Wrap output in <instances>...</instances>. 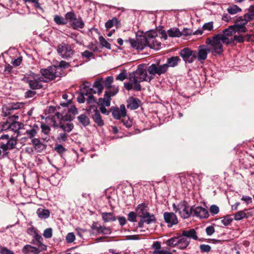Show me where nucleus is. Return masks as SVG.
<instances>
[{
  "mask_svg": "<svg viewBox=\"0 0 254 254\" xmlns=\"http://www.w3.org/2000/svg\"><path fill=\"white\" fill-rule=\"evenodd\" d=\"M29 231H31L32 232H33L34 233V239L37 241V243H41L42 240H43L41 236H40L39 234H38L37 231L33 228H30L28 229Z\"/></svg>",
  "mask_w": 254,
  "mask_h": 254,
  "instance_id": "obj_44",
  "label": "nucleus"
},
{
  "mask_svg": "<svg viewBox=\"0 0 254 254\" xmlns=\"http://www.w3.org/2000/svg\"><path fill=\"white\" fill-rule=\"evenodd\" d=\"M57 52L63 59L70 58L74 53L71 45L65 43H62L58 46Z\"/></svg>",
  "mask_w": 254,
  "mask_h": 254,
  "instance_id": "obj_8",
  "label": "nucleus"
},
{
  "mask_svg": "<svg viewBox=\"0 0 254 254\" xmlns=\"http://www.w3.org/2000/svg\"><path fill=\"white\" fill-rule=\"evenodd\" d=\"M67 134L65 133H61L59 134L58 139L60 142L65 141L67 140Z\"/></svg>",
  "mask_w": 254,
  "mask_h": 254,
  "instance_id": "obj_63",
  "label": "nucleus"
},
{
  "mask_svg": "<svg viewBox=\"0 0 254 254\" xmlns=\"http://www.w3.org/2000/svg\"><path fill=\"white\" fill-rule=\"evenodd\" d=\"M55 68L51 67L48 69H42L41 70V73L44 79L46 81H43V82H47L48 80H52L56 77L55 73L54 72Z\"/></svg>",
  "mask_w": 254,
  "mask_h": 254,
  "instance_id": "obj_20",
  "label": "nucleus"
},
{
  "mask_svg": "<svg viewBox=\"0 0 254 254\" xmlns=\"http://www.w3.org/2000/svg\"><path fill=\"white\" fill-rule=\"evenodd\" d=\"M233 43L236 41L238 43H243L245 41L244 37L242 35H234L232 38Z\"/></svg>",
  "mask_w": 254,
  "mask_h": 254,
  "instance_id": "obj_53",
  "label": "nucleus"
},
{
  "mask_svg": "<svg viewBox=\"0 0 254 254\" xmlns=\"http://www.w3.org/2000/svg\"><path fill=\"white\" fill-rule=\"evenodd\" d=\"M1 254H14V252L6 247H1L0 250Z\"/></svg>",
  "mask_w": 254,
  "mask_h": 254,
  "instance_id": "obj_59",
  "label": "nucleus"
},
{
  "mask_svg": "<svg viewBox=\"0 0 254 254\" xmlns=\"http://www.w3.org/2000/svg\"><path fill=\"white\" fill-rule=\"evenodd\" d=\"M126 109L124 104L121 105L120 108L113 109L112 115L116 119L119 120L122 117H125L126 116Z\"/></svg>",
  "mask_w": 254,
  "mask_h": 254,
  "instance_id": "obj_19",
  "label": "nucleus"
},
{
  "mask_svg": "<svg viewBox=\"0 0 254 254\" xmlns=\"http://www.w3.org/2000/svg\"><path fill=\"white\" fill-rule=\"evenodd\" d=\"M64 122L60 121V128L65 132H70L73 128L74 126L73 124L70 123H64Z\"/></svg>",
  "mask_w": 254,
  "mask_h": 254,
  "instance_id": "obj_31",
  "label": "nucleus"
},
{
  "mask_svg": "<svg viewBox=\"0 0 254 254\" xmlns=\"http://www.w3.org/2000/svg\"><path fill=\"white\" fill-rule=\"evenodd\" d=\"M118 92V89L117 87H111L110 88L106 91L105 93H108V95L110 96V99L112 96L116 95Z\"/></svg>",
  "mask_w": 254,
  "mask_h": 254,
  "instance_id": "obj_45",
  "label": "nucleus"
},
{
  "mask_svg": "<svg viewBox=\"0 0 254 254\" xmlns=\"http://www.w3.org/2000/svg\"><path fill=\"white\" fill-rule=\"evenodd\" d=\"M113 78L111 76H109L107 77L105 80L104 81L103 83L105 86L109 89L111 87V84L113 82Z\"/></svg>",
  "mask_w": 254,
  "mask_h": 254,
  "instance_id": "obj_49",
  "label": "nucleus"
},
{
  "mask_svg": "<svg viewBox=\"0 0 254 254\" xmlns=\"http://www.w3.org/2000/svg\"><path fill=\"white\" fill-rule=\"evenodd\" d=\"M42 132L45 134H48L50 132L51 129L49 126L45 124H42L41 126Z\"/></svg>",
  "mask_w": 254,
  "mask_h": 254,
  "instance_id": "obj_51",
  "label": "nucleus"
},
{
  "mask_svg": "<svg viewBox=\"0 0 254 254\" xmlns=\"http://www.w3.org/2000/svg\"><path fill=\"white\" fill-rule=\"evenodd\" d=\"M178 237H175L168 240L166 244L170 247H178Z\"/></svg>",
  "mask_w": 254,
  "mask_h": 254,
  "instance_id": "obj_39",
  "label": "nucleus"
},
{
  "mask_svg": "<svg viewBox=\"0 0 254 254\" xmlns=\"http://www.w3.org/2000/svg\"><path fill=\"white\" fill-rule=\"evenodd\" d=\"M130 44L133 48L137 50H142L146 46L142 37L136 40L130 39Z\"/></svg>",
  "mask_w": 254,
  "mask_h": 254,
  "instance_id": "obj_21",
  "label": "nucleus"
},
{
  "mask_svg": "<svg viewBox=\"0 0 254 254\" xmlns=\"http://www.w3.org/2000/svg\"><path fill=\"white\" fill-rule=\"evenodd\" d=\"M211 51L210 49L205 45H201L198 47L196 52V58L198 61H204L207 59V55Z\"/></svg>",
  "mask_w": 254,
  "mask_h": 254,
  "instance_id": "obj_14",
  "label": "nucleus"
},
{
  "mask_svg": "<svg viewBox=\"0 0 254 254\" xmlns=\"http://www.w3.org/2000/svg\"><path fill=\"white\" fill-rule=\"evenodd\" d=\"M22 252L25 254H38L39 253V251L36 247L27 245L23 247Z\"/></svg>",
  "mask_w": 254,
  "mask_h": 254,
  "instance_id": "obj_28",
  "label": "nucleus"
},
{
  "mask_svg": "<svg viewBox=\"0 0 254 254\" xmlns=\"http://www.w3.org/2000/svg\"><path fill=\"white\" fill-rule=\"evenodd\" d=\"M155 221V218L153 214H151L149 213H146L145 214L140 215V220L138 224V227L142 228L144 223L149 224Z\"/></svg>",
  "mask_w": 254,
  "mask_h": 254,
  "instance_id": "obj_17",
  "label": "nucleus"
},
{
  "mask_svg": "<svg viewBox=\"0 0 254 254\" xmlns=\"http://www.w3.org/2000/svg\"><path fill=\"white\" fill-rule=\"evenodd\" d=\"M232 221V219L229 216H226V217L223 218V219L221 220L222 223L224 226H228L229 224H230L231 223Z\"/></svg>",
  "mask_w": 254,
  "mask_h": 254,
  "instance_id": "obj_57",
  "label": "nucleus"
},
{
  "mask_svg": "<svg viewBox=\"0 0 254 254\" xmlns=\"http://www.w3.org/2000/svg\"><path fill=\"white\" fill-rule=\"evenodd\" d=\"M26 130L25 132L23 134L26 135V138H32L36 136L37 132L39 130V126L36 124H34L33 126H27L24 127Z\"/></svg>",
  "mask_w": 254,
  "mask_h": 254,
  "instance_id": "obj_15",
  "label": "nucleus"
},
{
  "mask_svg": "<svg viewBox=\"0 0 254 254\" xmlns=\"http://www.w3.org/2000/svg\"><path fill=\"white\" fill-rule=\"evenodd\" d=\"M136 211L139 217H140V215L148 213L147 212V207L144 203L139 204L137 207Z\"/></svg>",
  "mask_w": 254,
  "mask_h": 254,
  "instance_id": "obj_36",
  "label": "nucleus"
},
{
  "mask_svg": "<svg viewBox=\"0 0 254 254\" xmlns=\"http://www.w3.org/2000/svg\"><path fill=\"white\" fill-rule=\"evenodd\" d=\"M156 36H157V32L154 30H151L148 31L145 36L142 38L146 45L147 43L152 42V40H154Z\"/></svg>",
  "mask_w": 254,
  "mask_h": 254,
  "instance_id": "obj_24",
  "label": "nucleus"
},
{
  "mask_svg": "<svg viewBox=\"0 0 254 254\" xmlns=\"http://www.w3.org/2000/svg\"><path fill=\"white\" fill-rule=\"evenodd\" d=\"M1 138L6 139L5 142H2L0 144V148L2 149V150L0 149V158H3L7 155L8 150L12 149L14 147L16 144V140L13 138H9L8 135H1Z\"/></svg>",
  "mask_w": 254,
  "mask_h": 254,
  "instance_id": "obj_5",
  "label": "nucleus"
},
{
  "mask_svg": "<svg viewBox=\"0 0 254 254\" xmlns=\"http://www.w3.org/2000/svg\"><path fill=\"white\" fill-rule=\"evenodd\" d=\"M52 229L51 228L45 229L44 231L43 236L46 238H51L52 237Z\"/></svg>",
  "mask_w": 254,
  "mask_h": 254,
  "instance_id": "obj_54",
  "label": "nucleus"
},
{
  "mask_svg": "<svg viewBox=\"0 0 254 254\" xmlns=\"http://www.w3.org/2000/svg\"><path fill=\"white\" fill-rule=\"evenodd\" d=\"M77 114V110L74 106L71 105L69 108H68L67 112L64 115H61L59 112L55 114V116L60 120V121H71L74 118V116Z\"/></svg>",
  "mask_w": 254,
  "mask_h": 254,
  "instance_id": "obj_10",
  "label": "nucleus"
},
{
  "mask_svg": "<svg viewBox=\"0 0 254 254\" xmlns=\"http://www.w3.org/2000/svg\"><path fill=\"white\" fill-rule=\"evenodd\" d=\"M97 104L99 106L100 111L102 114L109 115L110 112L108 111L105 107L110 106V96L108 95V93H105L104 98H100L98 99Z\"/></svg>",
  "mask_w": 254,
  "mask_h": 254,
  "instance_id": "obj_11",
  "label": "nucleus"
},
{
  "mask_svg": "<svg viewBox=\"0 0 254 254\" xmlns=\"http://www.w3.org/2000/svg\"><path fill=\"white\" fill-rule=\"evenodd\" d=\"M75 239V235H74V233H72V232L68 233L65 237L66 241L68 243H72L73 242H74Z\"/></svg>",
  "mask_w": 254,
  "mask_h": 254,
  "instance_id": "obj_50",
  "label": "nucleus"
},
{
  "mask_svg": "<svg viewBox=\"0 0 254 254\" xmlns=\"http://www.w3.org/2000/svg\"><path fill=\"white\" fill-rule=\"evenodd\" d=\"M65 19L68 20L70 24L74 21L76 18L75 14L72 12H68L65 15Z\"/></svg>",
  "mask_w": 254,
  "mask_h": 254,
  "instance_id": "obj_46",
  "label": "nucleus"
},
{
  "mask_svg": "<svg viewBox=\"0 0 254 254\" xmlns=\"http://www.w3.org/2000/svg\"><path fill=\"white\" fill-rule=\"evenodd\" d=\"M180 61V59L179 57L176 56V57H172L170 58H169L167 59V62L166 64H166L167 66V69L168 68L169 66L170 67H174L176 66L178 62Z\"/></svg>",
  "mask_w": 254,
  "mask_h": 254,
  "instance_id": "obj_32",
  "label": "nucleus"
},
{
  "mask_svg": "<svg viewBox=\"0 0 254 254\" xmlns=\"http://www.w3.org/2000/svg\"><path fill=\"white\" fill-rule=\"evenodd\" d=\"M152 248L155 250L154 252V254H156V251H160L161 249V244L159 242L156 241L152 245Z\"/></svg>",
  "mask_w": 254,
  "mask_h": 254,
  "instance_id": "obj_61",
  "label": "nucleus"
},
{
  "mask_svg": "<svg viewBox=\"0 0 254 254\" xmlns=\"http://www.w3.org/2000/svg\"><path fill=\"white\" fill-rule=\"evenodd\" d=\"M33 145L36 148H43V144L40 142L39 139L34 138L32 140Z\"/></svg>",
  "mask_w": 254,
  "mask_h": 254,
  "instance_id": "obj_52",
  "label": "nucleus"
},
{
  "mask_svg": "<svg viewBox=\"0 0 254 254\" xmlns=\"http://www.w3.org/2000/svg\"><path fill=\"white\" fill-rule=\"evenodd\" d=\"M210 212L213 214H216L219 211V207L216 205H212L210 207Z\"/></svg>",
  "mask_w": 254,
  "mask_h": 254,
  "instance_id": "obj_58",
  "label": "nucleus"
},
{
  "mask_svg": "<svg viewBox=\"0 0 254 254\" xmlns=\"http://www.w3.org/2000/svg\"><path fill=\"white\" fill-rule=\"evenodd\" d=\"M36 213L40 219H47L50 216V212L49 210L39 208L37 210Z\"/></svg>",
  "mask_w": 254,
  "mask_h": 254,
  "instance_id": "obj_29",
  "label": "nucleus"
},
{
  "mask_svg": "<svg viewBox=\"0 0 254 254\" xmlns=\"http://www.w3.org/2000/svg\"><path fill=\"white\" fill-rule=\"evenodd\" d=\"M167 70L166 64H152L147 69L143 66L139 65L135 71L130 73L129 81L124 83V86L127 90L134 89L140 91L141 89L140 83L142 81H150L155 74L159 75L165 73Z\"/></svg>",
  "mask_w": 254,
  "mask_h": 254,
  "instance_id": "obj_1",
  "label": "nucleus"
},
{
  "mask_svg": "<svg viewBox=\"0 0 254 254\" xmlns=\"http://www.w3.org/2000/svg\"><path fill=\"white\" fill-rule=\"evenodd\" d=\"M55 22L58 24L64 25L66 23L65 19L62 16L56 15L54 17Z\"/></svg>",
  "mask_w": 254,
  "mask_h": 254,
  "instance_id": "obj_48",
  "label": "nucleus"
},
{
  "mask_svg": "<svg viewBox=\"0 0 254 254\" xmlns=\"http://www.w3.org/2000/svg\"><path fill=\"white\" fill-rule=\"evenodd\" d=\"M167 34L171 37H180L183 35V32L177 28H172L167 31Z\"/></svg>",
  "mask_w": 254,
  "mask_h": 254,
  "instance_id": "obj_33",
  "label": "nucleus"
},
{
  "mask_svg": "<svg viewBox=\"0 0 254 254\" xmlns=\"http://www.w3.org/2000/svg\"><path fill=\"white\" fill-rule=\"evenodd\" d=\"M23 106V104L22 103H13L9 104L7 105L4 106L2 108V113L4 116H7L10 115L12 111L20 109Z\"/></svg>",
  "mask_w": 254,
  "mask_h": 254,
  "instance_id": "obj_13",
  "label": "nucleus"
},
{
  "mask_svg": "<svg viewBox=\"0 0 254 254\" xmlns=\"http://www.w3.org/2000/svg\"><path fill=\"white\" fill-rule=\"evenodd\" d=\"M161 43L156 40V38L152 40V42H150V43H148L146 44V46H148L151 49H158L161 46Z\"/></svg>",
  "mask_w": 254,
  "mask_h": 254,
  "instance_id": "obj_40",
  "label": "nucleus"
},
{
  "mask_svg": "<svg viewBox=\"0 0 254 254\" xmlns=\"http://www.w3.org/2000/svg\"><path fill=\"white\" fill-rule=\"evenodd\" d=\"M180 56L186 63L191 64L196 59V51L185 48L180 51Z\"/></svg>",
  "mask_w": 254,
  "mask_h": 254,
  "instance_id": "obj_9",
  "label": "nucleus"
},
{
  "mask_svg": "<svg viewBox=\"0 0 254 254\" xmlns=\"http://www.w3.org/2000/svg\"><path fill=\"white\" fill-rule=\"evenodd\" d=\"M71 26L75 29H82L84 27V23L81 17L76 18L71 23Z\"/></svg>",
  "mask_w": 254,
  "mask_h": 254,
  "instance_id": "obj_30",
  "label": "nucleus"
},
{
  "mask_svg": "<svg viewBox=\"0 0 254 254\" xmlns=\"http://www.w3.org/2000/svg\"><path fill=\"white\" fill-rule=\"evenodd\" d=\"M92 118L94 122L99 127L103 126L104 125V121L102 120L99 111L96 108L93 110V114L92 115Z\"/></svg>",
  "mask_w": 254,
  "mask_h": 254,
  "instance_id": "obj_23",
  "label": "nucleus"
},
{
  "mask_svg": "<svg viewBox=\"0 0 254 254\" xmlns=\"http://www.w3.org/2000/svg\"><path fill=\"white\" fill-rule=\"evenodd\" d=\"M136 215L134 212H130L128 214V220L130 222L136 221Z\"/></svg>",
  "mask_w": 254,
  "mask_h": 254,
  "instance_id": "obj_60",
  "label": "nucleus"
},
{
  "mask_svg": "<svg viewBox=\"0 0 254 254\" xmlns=\"http://www.w3.org/2000/svg\"><path fill=\"white\" fill-rule=\"evenodd\" d=\"M178 248L183 250L186 249L190 244V241L182 235L178 236Z\"/></svg>",
  "mask_w": 254,
  "mask_h": 254,
  "instance_id": "obj_22",
  "label": "nucleus"
},
{
  "mask_svg": "<svg viewBox=\"0 0 254 254\" xmlns=\"http://www.w3.org/2000/svg\"><path fill=\"white\" fill-rule=\"evenodd\" d=\"M93 87L97 90V92L98 94H100L103 89V84L100 80L96 81L93 84Z\"/></svg>",
  "mask_w": 254,
  "mask_h": 254,
  "instance_id": "obj_42",
  "label": "nucleus"
},
{
  "mask_svg": "<svg viewBox=\"0 0 254 254\" xmlns=\"http://www.w3.org/2000/svg\"><path fill=\"white\" fill-rule=\"evenodd\" d=\"M102 217L104 222L114 221L116 220L115 216L111 212H103Z\"/></svg>",
  "mask_w": 254,
  "mask_h": 254,
  "instance_id": "obj_34",
  "label": "nucleus"
},
{
  "mask_svg": "<svg viewBox=\"0 0 254 254\" xmlns=\"http://www.w3.org/2000/svg\"><path fill=\"white\" fill-rule=\"evenodd\" d=\"M205 44L210 46L209 48L213 55H220L224 51L223 40L220 34H216L213 36L207 38Z\"/></svg>",
  "mask_w": 254,
  "mask_h": 254,
  "instance_id": "obj_2",
  "label": "nucleus"
},
{
  "mask_svg": "<svg viewBox=\"0 0 254 254\" xmlns=\"http://www.w3.org/2000/svg\"><path fill=\"white\" fill-rule=\"evenodd\" d=\"M77 119L79 123L84 127L88 126L90 123L89 118L84 114L80 115Z\"/></svg>",
  "mask_w": 254,
  "mask_h": 254,
  "instance_id": "obj_37",
  "label": "nucleus"
},
{
  "mask_svg": "<svg viewBox=\"0 0 254 254\" xmlns=\"http://www.w3.org/2000/svg\"><path fill=\"white\" fill-rule=\"evenodd\" d=\"M140 101L133 97H129L127 100V107L131 110H135L139 107Z\"/></svg>",
  "mask_w": 254,
  "mask_h": 254,
  "instance_id": "obj_27",
  "label": "nucleus"
},
{
  "mask_svg": "<svg viewBox=\"0 0 254 254\" xmlns=\"http://www.w3.org/2000/svg\"><path fill=\"white\" fill-rule=\"evenodd\" d=\"M118 23V20L116 18H113L111 20H108L105 23V27L108 29H110L113 27L114 25H116Z\"/></svg>",
  "mask_w": 254,
  "mask_h": 254,
  "instance_id": "obj_41",
  "label": "nucleus"
},
{
  "mask_svg": "<svg viewBox=\"0 0 254 254\" xmlns=\"http://www.w3.org/2000/svg\"><path fill=\"white\" fill-rule=\"evenodd\" d=\"M55 150H56L59 153L62 154L65 151V148H64L62 145L59 144L56 146Z\"/></svg>",
  "mask_w": 254,
  "mask_h": 254,
  "instance_id": "obj_62",
  "label": "nucleus"
},
{
  "mask_svg": "<svg viewBox=\"0 0 254 254\" xmlns=\"http://www.w3.org/2000/svg\"><path fill=\"white\" fill-rule=\"evenodd\" d=\"M199 248L200 250V251L201 252H209L211 250V247L209 245H200L199 246Z\"/></svg>",
  "mask_w": 254,
  "mask_h": 254,
  "instance_id": "obj_55",
  "label": "nucleus"
},
{
  "mask_svg": "<svg viewBox=\"0 0 254 254\" xmlns=\"http://www.w3.org/2000/svg\"><path fill=\"white\" fill-rule=\"evenodd\" d=\"M247 20L243 16L238 17L234 25L232 26L235 29V30L237 31V33H245L247 31V28H246V25L248 24Z\"/></svg>",
  "mask_w": 254,
  "mask_h": 254,
  "instance_id": "obj_12",
  "label": "nucleus"
},
{
  "mask_svg": "<svg viewBox=\"0 0 254 254\" xmlns=\"http://www.w3.org/2000/svg\"><path fill=\"white\" fill-rule=\"evenodd\" d=\"M173 207L175 212H178L181 217L184 219L188 218L192 214V208H190L185 201L181 202L178 205L174 204Z\"/></svg>",
  "mask_w": 254,
  "mask_h": 254,
  "instance_id": "obj_6",
  "label": "nucleus"
},
{
  "mask_svg": "<svg viewBox=\"0 0 254 254\" xmlns=\"http://www.w3.org/2000/svg\"><path fill=\"white\" fill-rule=\"evenodd\" d=\"M96 93V91L93 88L83 84L80 90V95L77 98V101L80 103H84L86 100L85 96H87L86 101L88 103L95 102V101L92 94Z\"/></svg>",
  "mask_w": 254,
  "mask_h": 254,
  "instance_id": "obj_4",
  "label": "nucleus"
},
{
  "mask_svg": "<svg viewBox=\"0 0 254 254\" xmlns=\"http://www.w3.org/2000/svg\"><path fill=\"white\" fill-rule=\"evenodd\" d=\"M203 31L207 30L208 31H212L213 30V22H209L205 23L202 26Z\"/></svg>",
  "mask_w": 254,
  "mask_h": 254,
  "instance_id": "obj_47",
  "label": "nucleus"
},
{
  "mask_svg": "<svg viewBox=\"0 0 254 254\" xmlns=\"http://www.w3.org/2000/svg\"><path fill=\"white\" fill-rule=\"evenodd\" d=\"M100 44L104 47L108 49H111V45L108 43L103 36H100L99 38Z\"/></svg>",
  "mask_w": 254,
  "mask_h": 254,
  "instance_id": "obj_43",
  "label": "nucleus"
},
{
  "mask_svg": "<svg viewBox=\"0 0 254 254\" xmlns=\"http://www.w3.org/2000/svg\"><path fill=\"white\" fill-rule=\"evenodd\" d=\"M165 221L168 224V227H172L178 223L177 216L173 212H166L163 214Z\"/></svg>",
  "mask_w": 254,
  "mask_h": 254,
  "instance_id": "obj_16",
  "label": "nucleus"
},
{
  "mask_svg": "<svg viewBox=\"0 0 254 254\" xmlns=\"http://www.w3.org/2000/svg\"><path fill=\"white\" fill-rule=\"evenodd\" d=\"M236 32L237 31L235 30L232 25L229 26L228 28L223 30L222 33L219 34L223 40L224 44L229 45L233 44V36Z\"/></svg>",
  "mask_w": 254,
  "mask_h": 254,
  "instance_id": "obj_7",
  "label": "nucleus"
},
{
  "mask_svg": "<svg viewBox=\"0 0 254 254\" xmlns=\"http://www.w3.org/2000/svg\"><path fill=\"white\" fill-rule=\"evenodd\" d=\"M183 236L187 238L188 240L192 239L194 240H197L198 237L195 230L194 229H190L189 230H184L182 232Z\"/></svg>",
  "mask_w": 254,
  "mask_h": 254,
  "instance_id": "obj_26",
  "label": "nucleus"
},
{
  "mask_svg": "<svg viewBox=\"0 0 254 254\" xmlns=\"http://www.w3.org/2000/svg\"><path fill=\"white\" fill-rule=\"evenodd\" d=\"M192 214L200 218H207L209 216L208 210L200 206L192 209Z\"/></svg>",
  "mask_w": 254,
  "mask_h": 254,
  "instance_id": "obj_18",
  "label": "nucleus"
},
{
  "mask_svg": "<svg viewBox=\"0 0 254 254\" xmlns=\"http://www.w3.org/2000/svg\"><path fill=\"white\" fill-rule=\"evenodd\" d=\"M206 233L209 235H212L215 232L214 228L212 226H209L206 228Z\"/></svg>",
  "mask_w": 254,
  "mask_h": 254,
  "instance_id": "obj_64",
  "label": "nucleus"
},
{
  "mask_svg": "<svg viewBox=\"0 0 254 254\" xmlns=\"http://www.w3.org/2000/svg\"><path fill=\"white\" fill-rule=\"evenodd\" d=\"M24 126L22 124L18 122H13L11 124L6 123L3 127H7L11 130L16 132L18 131L19 129H21Z\"/></svg>",
  "mask_w": 254,
  "mask_h": 254,
  "instance_id": "obj_25",
  "label": "nucleus"
},
{
  "mask_svg": "<svg viewBox=\"0 0 254 254\" xmlns=\"http://www.w3.org/2000/svg\"><path fill=\"white\" fill-rule=\"evenodd\" d=\"M247 210V209H246L245 210L239 211L237 212H236L234 214V219L237 221H239L243 219V218H248L247 213L245 212V211Z\"/></svg>",
  "mask_w": 254,
  "mask_h": 254,
  "instance_id": "obj_35",
  "label": "nucleus"
},
{
  "mask_svg": "<svg viewBox=\"0 0 254 254\" xmlns=\"http://www.w3.org/2000/svg\"><path fill=\"white\" fill-rule=\"evenodd\" d=\"M243 16L247 20V22L254 20V13H252L249 11V12L245 14Z\"/></svg>",
  "mask_w": 254,
  "mask_h": 254,
  "instance_id": "obj_56",
  "label": "nucleus"
},
{
  "mask_svg": "<svg viewBox=\"0 0 254 254\" xmlns=\"http://www.w3.org/2000/svg\"><path fill=\"white\" fill-rule=\"evenodd\" d=\"M22 80L28 83L29 87L33 89H38L42 87V82L46 81L40 74H35L30 72L27 74L22 79Z\"/></svg>",
  "mask_w": 254,
  "mask_h": 254,
  "instance_id": "obj_3",
  "label": "nucleus"
},
{
  "mask_svg": "<svg viewBox=\"0 0 254 254\" xmlns=\"http://www.w3.org/2000/svg\"><path fill=\"white\" fill-rule=\"evenodd\" d=\"M241 11V8L235 4L230 6L227 8L228 12L231 14H235Z\"/></svg>",
  "mask_w": 254,
  "mask_h": 254,
  "instance_id": "obj_38",
  "label": "nucleus"
}]
</instances>
